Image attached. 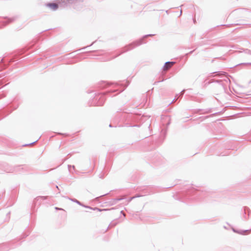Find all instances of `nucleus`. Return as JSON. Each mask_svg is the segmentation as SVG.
Masks as SVG:
<instances>
[{"label": "nucleus", "mask_w": 251, "mask_h": 251, "mask_svg": "<svg viewBox=\"0 0 251 251\" xmlns=\"http://www.w3.org/2000/svg\"><path fill=\"white\" fill-rule=\"evenodd\" d=\"M91 209H92V208H91ZM93 210L95 211L94 214L96 216L99 217L100 216V213L102 211H106V209H100L98 208H93Z\"/></svg>", "instance_id": "obj_1"}, {"label": "nucleus", "mask_w": 251, "mask_h": 251, "mask_svg": "<svg viewBox=\"0 0 251 251\" xmlns=\"http://www.w3.org/2000/svg\"><path fill=\"white\" fill-rule=\"evenodd\" d=\"M174 64V62H168L166 63L165 65L164 66V70H168V69L171 68Z\"/></svg>", "instance_id": "obj_2"}, {"label": "nucleus", "mask_w": 251, "mask_h": 251, "mask_svg": "<svg viewBox=\"0 0 251 251\" xmlns=\"http://www.w3.org/2000/svg\"><path fill=\"white\" fill-rule=\"evenodd\" d=\"M47 5L53 10H55L58 8L57 4L56 3H50L48 4Z\"/></svg>", "instance_id": "obj_3"}, {"label": "nucleus", "mask_w": 251, "mask_h": 251, "mask_svg": "<svg viewBox=\"0 0 251 251\" xmlns=\"http://www.w3.org/2000/svg\"><path fill=\"white\" fill-rule=\"evenodd\" d=\"M56 209H60L59 208H57V207H56L55 208Z\"/></svg>", "instance_id": "obj_4"}]
</instances>
